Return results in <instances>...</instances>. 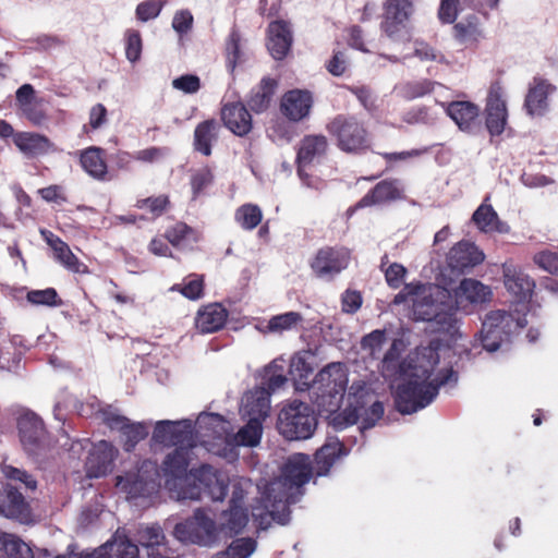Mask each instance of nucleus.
I'll return each mask as SVG.
<instances>
[{
	"instance_id": "57",
	"label": "nucleus",
	"mask_w": 558,
	"mask_h": 558,
	"mask_svg": "<svg viewBox=\"0 0 558 558\" xmlns=\"http://www.w3.org/2000/svg\"><path fill=\"white\" fill-rule=\"evenodd\" d=\"M97 414L101 418L102 423L112 430H120L123 425L129 422V418L124 415L119 414L110 405L99 408Z\"/></svg>"
},
{
	"instance_id": "8",
	"label": "nucleus",
	"mask_w": 558,
	"mask_h": 558,
	"mask_svg": "<svg viewBox=\"0 0 558 558\" xmlns=\"http://www.w3.org/2000/svg\"><path fill=\"white\" fill-rule=\"evenodd\" d=\"M20 441L24 451L34 460L44 458L51 448V440L44 421L34 412L27 411L17 418Z\"/></svg>"
},
{
	"instance_id": "45",
	"label": "nucleus",
	"mask_w": 558,
	"mask_h": 558,
	"mask_svg": "<svg viewBox=\"0 0 558 558\" xmlns=\"http://www.w3.org/2000/svg\"><path fill=\"white\" fill-rule=\"evenodd\" d=\"M289 373L292 379L300 386H305L310 389L313 374V367L303 356H293L290 363Z\"/></svg>"
},
{
	"instance_id": "44",
	"label": "nucleus",
	"mask_w": 558,
	"mask_h": 558,
	"mask_svg": "<svg viewBox=\"0 0 558 558\" xmlns=\"http://www.w3.org/2000/svg\"><path fill=\"white\" fill-rule=\"evenodd\" d=\"M262 422L257 417L250 418L247 424L236 433V441L239 445L254 447L257 446L262 438Z\"/></svg>"
},
{
	"instance_id": "38",
	"label": "nucleus",
	"mask_w": 558,
	"mask_h": 558,
	"mask_svg": "<svg viewBox=\"0 0 558 558\" xmlns=\"http://www.w3.org/2000/svg\"><path fill=\"white\" fill-rule=\"evenodd\" d=\"M0 558H34L31 547L21 538L3 533L0 535Z\"/></svg>"
},
{
	"instance_id": "28",
	"label": "nucleus",
	"mask_w": 558,
	"mask_h": 558,
	"mask_svg": "<svg viewBox=\"0 0 558 558\" xmlns=\"http://www.w3.org/2000/svg\"><path fill=\"white\" fill-rule=\"evenodd\" d=\"M14 144L28 158L44 156L53 150L50 138L35 132H16Z\"/></svg>"
},
{
	"instance_id": "42",
	"label": "nucleus",
	"mask_w": 558,
	"mask_h": 558,
	"mask_svg": "<svg viewBox=\"0 0 558 558\" xmlns=\"http://www.w3.org/2000/svg\"><path fill=\"white\" fill-rule=\"evenodd\" d=\"M512 323V315L506 311H493L488 313L483 322L482 327L487 330L488 337L495 336V333L506 335L507 328Z\"/></svg>"
},
{
	"instance_id": "41",
	"label": "nucleus",
	"mask_w": 558,
	"mask_h": 558,
	"mask_svg": "<svg viewBox=\"0 0 558 558\" xmlns=\"http://www.w3.org/2000/svg\"><path fill=\"white\" fill-rule=\"evenodd\" d=\"M117 486L120 487L130 498L146 497L154 490L144 483L143 478L137 476L136 472H128L123 476H118Z\"/></svg>"
},
{
	"instance_id": "63",
	"label": "nucleus",
	"mask_w": 558,
	"mask_h": 558,
	"mask_svg": "<svg viewBox=\"0 0 558 558\" xmlns=\"http://www.w3.org/2000/svg\"><path fill=\"white\" fill-rule=\"evenodd\" d=\"M386 341V333L384 330L376 329L365 335L361 340L363 350H368L372 355L381 350Z\"/></svg>"
},
{
	"instance_id": "48",
	"label": "nucleus",
	"mask_w": 558,
	"mask_h": 558,
	"mask_svg": "<svg viewBox=\"0 0 558 558\" xmlns=\"http://www.w3.org/2000/svg\"><path fill=\"white\" fill-rule=\"evenodd\" d=\"M171 202L168 195L161 194L158 196H150L140 198L135 203L138 209H146L154 218L160 217L170 207Z\"/></svg>"
},
{
	"instance_id": "55",
	"label": "nucleus",
	"mask_w": 558,
	"mask_h": 558,
	"mask_svg": "<svg viewBox=\"0 0 558 558\" xmlns=\"http://www.w3.org/2000/svg\"><path fill=\"white\" fill-rule=\"evenodd\" d=\"M165 535L159 526H146L137 531L136 541L146 548H154L162 543Z\"/></svg>"
},
{
	"instance_id": "6",
	"label": "nucleus",
	"mask_w": 558,
	"mask_h": 558,
	"mask_svg": "<svg viewBox=\"0 0 558 558\" xmlns=\"http://www.w3.org/2000/svg\"><path fill=\"white\" fill-rule=\"evenodd\" d=\"M173 534L183 543L213 547L219 543L220 529L205 509L197 508L191 518L175 524Z\"/></svg>"
},
{
	"instance_id": "7",
	"label": "nucleus",
	"mask_w": 558,
	"mask_h": 558,
	"mask_svg": "<svg viewBox=\"0 0 558 558\" xmlns=\"http://www.w3.org/2000/svg\"><path fill=\"white\" fill-rule=\"evenodd\" d=\"M418 0H385L380 31L392 41L411 37V20Z\"/></svg>"
},
{
	"instance_id": "31",
	"label": "nucleus",
	"mask_w": 558,
	"mask_h": 558,
	"mask_svg": "<svg viewBox=\"0 0 558 558\" xmlns=\"http://www.w3.org/2000/svg\"><path fill=\"white\" fill-rule=\"evenodd\" d=\"M278 85V80L269 76L263 77L250 93L247 104L251 110L255 113L265 112L271 105Z\"/></svg>"
},
{
	"instance_id": "14",
	"label": "nucleus",
	"mask_w": 558,
	"mask_h": 558,
	"mask_svg": "<svg viewBox=\"0 0 558 558\" xmlns=\"http://www.w3.org/2000/svg\"><path fill=\"white\" fill-rule=\"evenodd\" d=\"M557 90V87L548 80L534 76L529 84L524 98L523 108L527 116L543 117L549 109V96Z\"/></svg>"
},
{
	"instance_id": "27",
	"label": "nucleus",
	"mask_w": 558,
	"mask_h": 558,
	"mask_svg": "<svg viewBox=\"0 0 558 558\" xmlns=\"http://www.w3.org/2000/svg\"><path fill=\"white\" fill-rule=\"evenodd\" d=\"M41 234L47 244L52 248L54 258L68 270L76 274L87 272V266L80 262L61 238L47 230H43Z\"/></svg>"
},
{
	"instance_id": "34",
	"label": "nucleus",
	"mask_w": 558,
	"mask_h": 558,
	"mask_svg": "<svg viewBox=\"0 0 558 558\" xmlns=\"http://www.w3.org/2000/svg\"><path fill=\"white\" fill-rule=\"evenodd\" d=\"M472 221L482 232L485 233H508L510 230L509 226L499 219L498 214L493 206L485 202L473 213Z\"/></svg>"
},
{
	"instance_id": "18",
	"label": "nucleus",
	"mask_w": 558,
	"mask_h": 558,
	"mask_svg": "<svg viewBox=\"0 0 558 558\" xmlns=\"http://www.w3.org/2000/svg\"><path fill=\"white\" fill-rule=\"evenodd\" d=\"M313 476L312 461L307 454L291 456L282 468V486L300 488ZM280 485V483L278 484Z\"/></svg>"
},
{
	"instance_id": "64",
	"label": "nucleus",
	"mask_w": 558,
	"mask_h": 558,
	"mask_svg": "<svg viewBox=\"0 0 558 558\" xmlns=\"http://www.w3.org/2000/svg\"><path fill=\"white\" fill-rule=\"evenodd\" d=\"M173 88L185 94H195L201 88V80L194 74H184L172 81Z\"/></svg>"
},
{
	"instance_id": "46",
	"label": "nucleus",
	"mask_w": 558,
	"mask_h": 558,
	"mask_svg": "<svg viewBox=\"0 0 558 558\" xmlns=\"http://www.w3.org/2000/svg\"><path fill=\"white\" fill-rule=\"evenodd\" d=\"M292 496L288 493H279L274 496V500L271 501V509L268 512V515L271 517L272 520L277 521L280 524L288 523L290 519V509L289 505L292 504Z\"/></svg>"
},
{
	"instance_id": "61",
	"label": "nucleus",
	"mask_w": 558,
	"mask_h": 558,
	"mask_svg": "<svg viewBox=\"0 0 558 558\" xmlns=\"http://www.w3.org/2000/svg\"><path fill=\"white\" fill-rule=\"evenodd\" d=\"M533 262L549 274L558 276V253L550 251L538 252L534 255Z\"/></svg>"
},
{
	"instance_id": "10",
	"label": "nucleus",
	"mask_w": 558,
	"mask_h": 558,
	"mask_svg": "<svg viewBox=\"0 0 558 558\" xmlns=\"http://www.w3.org/2000/svg\"><path fill=\"white\" fill-rule=\"evenodd\" d=\"M348 386V373L344 364L333 362L320 369L313 378L310 389L322 399L319 404H325V399L342 397Z\"/></svg>"
},
{
	"instance_id": "50",
	"label": "nucleus",
	"mask_w": 558,
	"mask_h": 558,
	"mask_svg": "<svg viewBox=\"0 0 558 558\" xmlns=\"http://www.w3.org/2000/svg\"><path fill=\"white\" fill-rule=\"evenodd\" d=\"M125 57L131 63L141 59L143 39L137 29L129 28L124 33Z\"/></svg>"
},
{
	"instance_id": "16",
	"label": "nucleus",
	"mask_w": 558,
	"mask_h": 558,
	"mask_svg": "<svg viewBox=\"0 0 558 558\" xmlns=\"http://www.w3.org/2000/svg\"><path fill=\"white\" fill-rule=\"evenodd\" d=\"M404 198L400 180L385 179L372 187L354 206V209L396 202Z\"/></svg>"
},
{
	"instance_id": "23",
	"label": "nucleus",
	"mask_w": 558,
	"mask_h": 558,
	"mask_svg": "<svg viewBox=\"0 0 558 558\" xmlns=\"http://www.w3.org/2000/svg\"><path fill=\"white\" fill-rule=\"evenodd\" d=\"M313 97L308 90L292 89L281 100V112L290 121L299 122L310 114Z\"/></svg>"
},
{
	"instance_id": "29",
	"label": "nucleus",
	"mask_w": 558,
	"mask_h": 558,
	"mask_svg": "<svg viewBox=\"0 0 558 558\" xmlns=\"http://www.w3.org/2000/svg\"><path fill=\"white\" fill-rule=\"evenodd\" d=\"M484 260V254L466 241L459 242L449 252L448 264L452 269L464 271Z\"/></svg>"
},
{
	"instance_id": "33",
	"label": "nucleus",
	"mask_w": 558,
	"mask_h": 558,
	"mask_svg": "<svg viewBox=\"0 0 558 558\" xmlns=\"http://www.w3.org/2000/svg\"><path fill=\"white\" fill-rule=\"evenodd\" d=\"M229 509L222 512L225 523H222L221 530H227L230 536L240 534L248 522L247 510L242 506V496L236 497L235 492L229 502Z\"/></svg>"
},
{
	"instance_id": "47",
	"label": "nucleus",
	"mask_w": 558,
	"mask_h": 558,
	"mask_svg": "<svg viewBox=\"0 0 558 558\" xmlns=\"http://www.w3.org/2000/svg\"><path fill=\"white\" fill-rule=\"evenodd\" d=\"M26 300L33 305H43L49 307H58L63 304L54 288H46L44 290H31L26 294Z\"/></svg>"
},
{
	"instance_id": "15",
	"label": "nucleus",
	"mask_w": 558,
	"mask_h": 558,
	"mask_svg": "<svg viewBox=\"0 0 558 558\" xmlns=\"http://www.w3.org/2000/svg\"><path fill=\"white\" fill-rule=\"evenodd\" d=\"M220 116L223 125L235 136L244 137L253 130L252 114L242 101L223 104Z\"/></svg>"
},
{
	"instance_id": "11",
	"label": "nucleus",
	"mask_w": 558,
	"mask_h": 558,
	"mask_svg": "<svg viewBox=\"0 0 558 558\" xmlns=\"http://www.w3.org/2000/svg\"><path fill=\"white\" fill-rule=\"evenodd\" d=\"M502 94L501 84L494 82L489 87L484 111L485 126L492 137L501 135L507 125L508 110Z\"/></svg>"
},
{
	"instance_id": "1",
	"label": "nucleus",
	"mask_w": 558,
	"mask_h": 558,
	"mask_svg": "<svg viewBox=\"0 0 558 558\" xmlns=\"http://www.w3.org/2000/svg\"><path fill=\"white\" fill-rule=\"evenodd\" d=\"M191 462L187 447H177L166 454L160 465L165 488L179 501L199 500L207 495L221 501L228 494V478L209 464L189 470Z\"/></svg>"
},
{
	"instance_id": "20",
	"label": "nucleus",
	"mask_w": 558,
	"mask_h": 558,
	"mask_svg": "<svg viewBox=\"0 0 558 558\" xmlns=\"http://www.w3.org/2000/svg\"><path fill=\"white\" fill-rule=\"evenodd\" d=\"M293 37L290 24L276 20L267 27V49L275 60H283L291 50Z\"/></svg>"
},
{
	"instance_id": "21",
	"label": "nucleus",
	"mask_w": 558,
	"mask_h": 558,
	"mask_svg": "<svg viewBox=\"0 0 558 558\" xmlns=\"http://www.w3.org/2000/svg\"><path fill=\"white\" fill-rule=\"evenodd\" d=\"M504 284L507 291L513 295L515 302L530 301L535 288V282L520 268L504 264Z\"/></svg>"
},
{
	"instance_id": "25",
	"label": "nucleus",
	"mask_w": 558,
	"mask_h": 558,
	"mask_svg": "<svg viewBox=\"0 0 558 558\" xmlns=\"http://www.w3.org/2000/svg\"><path fill=\"white\" fill-rule=\"evenodd\" d=\"M229 313L220 303L203 305L196 314L195 327L201 333H213L222 329Z\"/></svg>"
},
{
	"instance_id": "5",
	"label": "nucleus",
	"mask_w": 558,
	"mask_h": 558,
	"mask_svg": "<svg viewBox=\"0 0 558 558\" xmlns=\"http://www.w3.org/2000/svg\"><path fill=\"white\" fill-rule=\"evenodd\" d=\"M317 423V416L310 404L293 400L280 410L277 429L287 440H305L313 436Z\"/></svg>"
},
{
	"instance_id": "40",
	"label": "nucleus",
	"mask_w": 558,
	"mask_h": 558,
	"mask_svg": "<svg viewBox=\"0 0 558 558\" xmlns=\"http://www.w3.org/2000/svg\"><path fill=\"white\" fill-rule=\"evenodd\" d=\"M119 432L122 447L126 452L133 451L137 444L148 436V427L145 423H133L130 418Z\"/></svg>"
},
{
	"instance_id": "59",
	"label": "nucleus",
	"mask_w": 558,
	"mask_h": 558,
	"mask_svg": "<svg viewBox=\"0 0 558 558\" xmlns=\"http://www.w3.org/2000/svg\"><path fill=\"white\" fill-rule=\"evenodd\" d=\"M214 174L209 167L205 166L195 171L191 177V187L194 197L198 196L204 189L213 183Z\"/></svg>"
},
{
	"instance_id": "49",
	"label": "nucleus",
	"mask_w": 558,
	"mask_h": 558,
	"mask_svg": "<svg viewBox=\"0 0 558 558\" xmlns=\"http://www.w3.org/2000/svg\"><path fill=\"white\" fill-rule=\"evenodd\" d=\"M137 476L143 478L144 483L147 484L154 492L160 486L161 472L158 464L151 460H144L135 471Z\"/></svg>"
},
{
	"instance_id": "52",
	"label": "nucleus",
	"mask_w": 558,
	"mask_h": 558,
	"mask_svg": "<svg viewBox=\"0 0 558 558\" xmlns=\"http://www.w3.org/2000/svg\"><path fill=\"white\" fill-rule=\"evenodd\" d=\"M108 558H137L138 547L129 539L107 544L105 547Z\"/></svg>"
},
{
	"instance_id": "53",
	"label": "nucleus",
	"mask_w": 558,
	"mask_h": 558,
	"mask_svg": "<svg viewBox=\"0 0 558 558\" xmlns=\"http://www.w3.org/2000/svg\"><path fill=\"white\" fill-rule=\"evenodd\" d=\"M473 19L474 23L460 22L453 26L454 36L459 41L465 43L469 40H473L474 43H477L478 39L482 37V31L478 25V19L475 15L473 16Z\"/></svg>"
},
{
	"instance_id": "17",
	"label": "nucleus",
	"mask_w": 558,
	"mask_h": 558,
	"mask_svg": "<svg viewBox=\"0 0 558 558\" xmlns=\"http://www.w3.org/2000/svg\"><path fill=\"white\" fill-rule=\"evenodd\" d=\"M447 114L454 121L459 130L475 134L481 130V110L477 105L468 100H454L448 104Z\"/></svg>"
},
{
	"instance_id": "3",
	"label": "nucleus",
	"mask_w": 558,
	"mask_h": 558,
	"mask_svg": "<svg viewBox=\"0 0 558 558\" xmlns=\"http://www.w3.org/2000/svg\"><path fill=\"white\" fill-rule=\"evenodd\" d=\"M412 302L414 320L430 324L434 332L453 335L457 330V306L451 293L437 286L426 287L422 282L405 283L395 295L393 304Z\"/></svg>"
},
{
	"instance_id": "43",
	"label": "nucleus",
	"mask_w": 558,
	"mask_h": 558,
	"mask_svg": "<svg viewBox=\"0 0 558 558\" xmlns=\"http://www.w3.org/2000/svg\"><path fill=\"white\" fill-rule=\"evenodd\" d=\"M234 218L242 229L253 230L262 222L263 213L257 205L248 203L236 209Z\"/></svg>"
},
{
	"instance_id": "26",
	"label": "nucleus",
	"mask_w": 558,
	"mask_h": 558,
	"mask_svg": "<svg viewBox=\"0 0 558 558\" xmlns=\"http://www.w3.org/2000/svg\"><path fill=\"white\" fill-rule=\"evenodd\" d=\"M106 150L98 146H89L80 151L78 161L83 170L97 181H108L109 171Z\"/></svg>"
},
{
	"instance_id": "58",
	"label": "nucleus",
	"mask_w": 558,
	"mask_h": 558,
	"mask_svg": "<svg viewBox=\"0 0 558 558\" xmlns=\"http://www.w3.org/2000/svg\"><path fill=\"white\" fill-rule=\"evenodd\" d=\"M163 3L160 0H146L137 4L135 14L136 19L141 22H147L156 19L161 10Z\"/></svg>"
},
{
	"instance_id": "54",
	"label": "nucleus",
	"mask_w": 558,
	"mask_h": 558,
	"mask_svg": "<svg viewBox=\"0 0 558 558\" xmlns=\"http://www.w3.org/2000/svg\"><path fill=\"white\" fill-rule=\"evenodd\" d=\"M434 90V82L429 80H421L409 82L402 87V95L407 100L423 97Z\"/></svg>"
},
{
	"instance_id": "60",
	"label": "nucleus",
	"mask_w": 558,
	"mask_h": 558,
	"mask_svg": "<svg viewBox=\"0 0 558 558\" xmlns=\"http://www.w3.org/2000/svg\"><path fill=\"white\" fill-rule=\"evenodd\" d=\"M325 68L332 76H342L349 69V59L344 51H333L331 58L325 63Z\"/></svg>"
},
{
	"instance_id": "37",
	"label": "nucleus",
	"mask_w": 558,
	"mask_h": 558,
	"mask_svg": "<svg viewBox=\"0 0 558 558\" xmlns=\"http://www.w3.org/2000/svg\"><path fill=\"white\" fill-rule=\"evenodd\" d=\"M241 43L242 35L240 31L233 26L225 43L226 66L230 73H233L235 68L244 62V52L241 48Z\"/></svg>"
},
{
	"instance_id": "9",
	"label": "nucleus",
	"mask_w": 558,
	"mask_h": 558,
	"mask_svg": "<svg viewBox=\"0 0 558 558\" xmlns=\"http://www.w3.org/2000/svg\"><path fill=\"white\" fill-rule=\"evenodd\" d=\"M351 262V252L344 246L326 245L317 250L310 260V267L315 277L325 280H332Z\"/></svg>"
},
{
	"instance_id": "22",
	"label": "nucleus",
	"mask_w": 558,
	"mask_h": 558,
	"mask_svg": "<svg viewBox=\"0 0 558 558\" xmlns=\"http://www.w3.org/2000/svg\"><path fill=\"white\" fill-rule=\"evenodd\" d=\"M114 448L113 446L101 440L93 447L86 460V473L90 478H98L107 475L113 464Z\"/></svg>"
},
{
	"instance_id": "19",
	"label": "nucleus",
	"mask_w": 558,
	"mask_h": 558,
	"mask_svg": "<svg viewBox=\"0 0 558 558\" xmlns=\"http://www.w3.org/2000/svg\"><path fill=\"white\" fill-rule=\"evenodd\" d=\"M0 514L20 522H27L32 510L23 494L12 484L3 485L0 496Z\"/></svg>"
},
{
	"instance_id": "36",
	"label": "nucleus",
	"mask_w": 558,
	"mask_h": 558,
	"mask_svg": "<svg viewBox=\"0 0 558 558\" xmlns=\"http://www.w3.org/2000/svg\"><path fill=\"white\" fill-rule=\"evenodd\" d=\"M457 295L472 304H481L490 300L492 290L476 279L464 278L458 287Z\"/></svg>"
},
{
	"instance_id": "2",
	"label": "nucleus",
	"mask_w": 558,
	"mask_h": 558,
	"mask_svg": "<svg viewBox=\"0 0 558 558\" xmlns=\"http://www.w3.org/2000/svg\"><path fill=\"white\" fill-rule=\"evenodd\" d=\"M439 363V355L432 349H425L409 363L401 365L403 380L396 389V409L401 414L415 413L429 405L439 392V388L450 381H457L458 373L452 368L432 376Z\"/></svg>"
},
{
	"instance_id": "24",
	"label": "nucleus",
	"mask_w": 558,
	"mask_h": 558,
	"mask_svg": "<svg viewBox=\"0 0 558 558\" xmlns=\"http://www.w3.org/2000/svg\"><path fill=\"white\" fill-rule=\"evenodd\" d=\"M287 381V377L283 374L282 369H277V367H269L266 369V374L263 378V387L260 391V397L257 398L256 407L258 408L256 412L262 418H265L268 414L269 410V399L272 392L281 388ZM246 408H248L247 412L250 414L255 413V409L247 401Z\"/></svg>"
},
{
	"instance_id": "30",
	"label": "nucleus",
	"mask_w": 558,
	"mask_h": 558,
	"mask_svg": "<svg viewBox=\"0 0 558 558\" xmlns=\"http://www.w3.org/2000/svg\"><path fill=\"white\" fill-rule=\"evenodd\" d=\"M220 125L215 119L199 122L194 130L193 148L195 151L209 157L213 146L219 138Z\"/></svg>"
},
{
	"instance_id": "39",
	"label": "nucleus",
	"mask_w": 558,
	"mask_h": 558,
	"mask_svg": "<svg viewBox=\"0 0 558 558\" xmlns=\"http://www.w3.org/2000/svg\"><path fill=\"white\" fill-rule=\"evenodd\" d=\"M170 290L181 293L187 300H199L205 293L204 275L190 274L181 283L173 284Z\"/></svg>"
},
{
	"instance_id": "35",
	"label": "nucleus",
	"mask_w": 558,
	"mask_h": 558,
	"mask_svg": "<svg viewBox=\"0 0 558 558\" xmlns=\"http://www.w3.org/2000/svg\"><path fill=\"white\" fill-rule=\"evenodd\" d=\"M303 323V315L299 312L291 311L274 315L266 324L260 326L259 330L263 333L282 335L283 332L302 328Z\"/></svg>"
},
{
	"instance_id": "56",
	"label": "nucleus",
	"mask_w": 558,
	"mask_h": 558,
	"mask_svg": "<svg viewBox=\"0 0 558 558\" xmlns=\"http://www.w3.org/2000/svg\"><path fill=\"white\" fill-rule=\"evenodd\" d=\"M97 414L101 418L102 423L112 430H120L123 425L129 422V418L124 415L119 414L110 405L99 408Z\"/></svg>"
},
{
	"instance_id": "51",
	"label": "nucleus",
	"mask_w": 558,
	"mask_h": 558,
	"mask_svg": "<svg viewBox=\"0 0 558 558\" xmlns=\"http://www.w3.org/2000/svg\"><path fill=\"white\" fill-rule=\"evenodd\" d=\"M165 238L173 246H179L190 239L195 240V231L185 222L179 221L166 230Z\"/></svg>"
},
{
	"instance_id": "32",
	"label": "nucleus",
	"mask_w": 558,
	"mask_h": 558,
	"mask_svg": "<svg viewBox=\"0 0 558 558\" xmlns=\"http://www.w3.org/2000/svg\"><path fill=\"white\" fill-rule=\"evenodd\" d=\"M347 454L348 450L339 439L328 438L314 456L317 475H327L335 462Z\"/></svg>"
},
{
	"instance_id": "12",
	"label": "nucleus",
	"mask_w": 558,
	"mask_h": 558,
	"mask_svg": "<svg viewBox=\"0 0 558 558\" xmlns=\"http://www.w3.org/2000/svg\"><path fill=\"white\" fill-rule=\"evenodd\" d=\"M328 148V138L323 134L303 136L296 149L298 174L303 178L305 169L314 163H319L326 157Z\"/></svg>"
},
{
	"instance_id": "13",
	"label": "nucleus",
	"mask_w": 558,
	"mask_h": 558,
	"mask_svg": "<svg viewBox=\"0 0 558 558\" xmlns=\"http://www.w3.org/2000/svg\"><path fill=\"white\" fill-rule=\"evenodd\" d=\"M192 438L189 421H158L153 432V440L165 447L192 446Z\"/></svg>"
},
{
	"instance_id": "62",
	"label": "nucleus",
	"mask_w": 558,
	"mask_h": 558,
	"mask_svg": "<svg viewBox=\"0 0 558 558\" xmlns=\"http://www.w3.org/2000/svg\"><path fill=\"white\" fill-rule=\"evenodd\" d=\"M402 120L408 124H428L433 118L428 107L417 106L404 112Z\"/></svg>"
},
{
	"instance_id": "4",
	"label": "nucleus",
	"mask_w": 558,
	"mask_h": 558,
	"mask_svg": "<svg viewBox=\"0 0 558 558\" xmlns=\"http://www.w3.org/2000/svg\"><path fill=\"white\" fill-rule=\"evenodd\" d=\"M336 146L345 154L364 155L372 148V134L365 121L352 114H337L326 125Z\"/></svg>"
}]
</instances>
